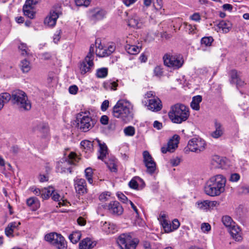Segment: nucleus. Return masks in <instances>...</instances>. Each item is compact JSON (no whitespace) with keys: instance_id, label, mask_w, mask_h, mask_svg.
Listing matches in <instances>:
<instances>
[{"instance_id":"1","label":"nucleus","mask_w":249,"mask_h":249,"mask_svg":"<svg viewBox=\"0 0 249 249\" xmlns=\"http://www.w3.org/2000/svg\"><path fill=\"white\" fill-rule=\"evenodd\" d=\"M226 178L222 175L211 177L204 186L205 193L210 196H219L225 190Z\"/></svg>"},{"instance_id":"2","label":"nucleus","mask_w":249,"mask_h":249,"mask_svg":"<svg viewBox=\"0 0 249 249\" xmlns=\"http://www.w3.org/2000/svg\"><path fill=\"white\" fill-rule=\"evenodd\" d=\"M133 107L131 104L124 100H120L113 108V115L120 119L124 123L130 121L133 117Z\"/></svg>"},{"instance_id":"3","label":"nucleus","mask_w":249,"mask_h":249,"mask_svg":"<svg viewBox=\"0 0 249 249\" xmlns=\"http://www.w3.org/2000/svg\"><path fill=\"white\" fill-rule=\"evenodd\" d=\"M168 114L173 123L181 124L189 118V108L184 104L177 103L171 107Z\"/></svg>"},{"instance_id":"4","label":"nucleus","mask_w":249,"mask_h":249,"mask_svg":"<svg viewBox=\"0 0 249 249\" xmlns=\"http://www.w3.org/2000/svg\"><path fill=\"white\" fill-rule=\"evenodd\" d=\"M32 129L33 131H39L40 134V138L36 144L37 147L41 150L45 149L50 140L48 124L43 122H39L34 125Z\"/></svg>"},{"instance_id":"5","label":"nucleus","mask_w":249,"mask_h":249,"mask_svg":"<svg viewBox=\"0 0 249 249\" xmlns=\"http://www.w3.org/2000/svg\"><path fill=\"white\" fill-rule=\"evenodd\" d=\"M89 112L81 111L77 115V125L82 131H88L95 124V120L89 115Z\"/></svg>"},{"instance_id":"6","label":"nucleus","mask_w":249,"mask_h":249,"mask_svg":"<svg viewBox=\"0 0 249 249\" xmlns=\"http://www.w3.org/2000/svg\"><path fill=\"white\" fill-rule=\"evenodd\" d=\"M162 60L165 66L173 69H179L184 63L183 58L180 55L174 54L171 53H165Z\"/></svg>"},{"instance_id":"7","label":"nucleus","mask_w":249,"mask_h":249,"mask_svg":"<svg viewBox=\"0 0 249 249\" xmlns=\"http://www.w3.org/2000/svg\"><path fill=\"white\" fill-rule=\"evenodd\" d=\"M117 243L121 249H135L137 242L129 234H121L117 239Z\"/></svg>"},{"instance_id":"8","label":"nucleus","mask_w":249,"mask_h":249,"mask_svg":"<svg viewBox=\"0 0 249 249\" xmlns=\"http://www.w3.org/2000/svg\"><path fill=\"white\" fill-rule=\"evenodd\" d=\"M17 106L20 110H29L31 108V103L26 93L19 89H17Z\"/></svg>"},{"instance_id":"9","label":"nucleus","mask_w":249,"mask_h":249,"mask_svg":"<svg viewBox=\"0 0 249 249\" xmlns=\"http://www.w3.org/2000/svg\"><path fill=\"white\" fill-rule=\"evenodd\" d=\"M206 146L204 140L200 138H194L189 141L187 148L192 152L198 153L204 151Z\"/></svg>"},{"instance_id":"10","label":"nucleus","mask_w":249,"mask_h":249,"mask_svg":"<svg viewBox=\"0 0 249 249\" xmlns=\"http://www.w3.org/2000/svg\"><path fill=\"white\" fill-rule=\"evenodd\" d=\"M79 159L77 157L75 153L71 152L68 156L67 160L63 159L62 160L58 162L57 165V171L58 172L63 173L66 171V166L67 164H74L75 162H78Z\"/></svg>"},{"instance_id":"11","label":"nucleus","mask_w":249,"mask_h":249,"mask_svg":"<svg viewBox=\"0 0 249 249\" xmlns=\"http://www.w3.org/2000/svg\"><path fill=\"white\" fill-rule=\"evenodd\" d=\"M143 161L147 168L146 171L150 174L154 173L156 169V164L151 155L147 151H143L142 153Z\"/></svg>"},{"instance_id":"12","label":"nucleus","mask_w":249,"mask_h":249,"mask_svg":"<svg viewBox=\"0 0 249 249\" xmlns=\"http://www.w3.org/2000/svg\"><path fill=\"white\" fill-rule=\"evenodd\" d=\"M93 66V56L91 53L87 54L84 60L80 65V70L81 74H84L90 71Z\"/></svg>"},{"instance_id":"13","label":"nucleus","mask_w":249,"mask_h":249,"mask_svg":"<svg viewBox=\"0 0 249 249\" xmlns=\"http://www.w3.org/2000/svg\"><path fill=\"white\" fill-rule=\"evenodd\" d=\"M96 142L99 146L98 152V159L104 161L105 163H115V159H112L108 161L106 160L107 156L108 154V148L106 143L104 142L102 143L99 140H96Z\"/></svg>"},{"instance_id":"14","label":"nucleus","mask_w":249,"mask_h":249,"mask_svg":"<svg viewBox=\"0 0 249 249\" xmlns=\"http://www.w3.org/2000/svg\"><path fill=\"white\" fill-rule=\"evenodd\" d=\"M179 138H180L178 135H174L173 137L170 139L167 145L161 147V152L163 153H166L168 151L170 152H173L178 146Z\"/></svg>"},{"instance_id":"15","label":"nucleus","mask_w":249,"mask_h":249,"mask_svg":"<svg viewBox=\"0 0 249 249\" xmlns=\"http://www.w3.org/2000/svg\"><path fill=\"white\" fill-rule=\"evenodd\" d=\"M162 220L161 221L162 226L166 232H170L174 230H177L180 226V223L177 219H175L172 221V223H169L168 221L166 220L163 215H161Z\"/></svg>"},{"instance_id":"16","label":"nucleus","mask_w":249,"mask_h":249,"mask_svg":"<svg viewBox=\"0 0 249 249\" xmlns=\"http://www.w3.org/2000/svg\"><path fill=\"white\" fill-rule=\"evenodd\" d=\"M59 16V12L52 10L44 19V24L49 27H53L56 23L57 19Z\"/></svg>"},{"instance_id":"17","label":"nucleus","mask_w":249,"mask_h":249,"mask_svg":"<svg viewBox=\"0 0 249 249\" xmlns=\"http://www.w3.org/2000/svg\"><path fill=\"white\" fill-rule=\"evenodd\" d=\"M107 12L104 9L100 8H96L91 10L89 12L90 19L95 22L98 20L103 19L105 18Z\"/></svg>"},{"instance_id":"18","label":"nucleus","mask_w":249,"mask_h":249,"mask_svg":"<svg viewBox=\"0 0 249 249\" xmlns=\"http://www.w3.org/2000/svg\"><path fill=\"white\" fill-rule=\"evenodd\" d=\"M74 185L76 192L78 194L83 195L87 193V184L84 178H76L74 180Z\"/></svg>"},{"instance_id":"19","label":"nucleus","mask_w":249,"mask_h":249,"mask_svg":"<svg viewBox=\"0 0 249 249\" xmlns=\"http://www.w3.org/2000/svg\"><path fill=\"white\" fill-rule=\"evenodd\" d=\"M107 208L109 213L115 215H121L124 211L122 206L117 201L110 202Z\"/></svg>"},{"instance_id":"20","label":"nucleus","mask_w":249,"mask_h":249,"mask_svg":"<svg viewBox=\"0 0 249 249\" xmlns=\"http://www.w3.org/2000/svg\"><path fill=\"white\" fill-rule=\"evenodd\" d=\"M148 105L147 106L148 109L155 112L160 110L162 105L160 100L157 97L149 99Z\"/></svg>"},{"instance_id":"21","label":"nucleus","mask_w":249,"mask_h":249,"mask_svg":"<svg viewBox=\"0 0 249 249\" xmlns=\"http://www.w3.org/2000/svg\"><path fill=\"white\" fill-rule=\"evenodd\" d=\"M128 24L133 28L140 29L142 27L143 21L137 14H134L128 19Z\"/></svg>"},{"instance_id":"22","label":"nucleus","mask_w":249,"mask_h":249,"mask_svg":"<svg viewBox=\"0 0 249 249\" xmlns=\"http://www.w3.org/2000/svg\"><path fill=\"white\" fill-rule=\"evenodd\" d=\"M228 230L231 235L235 241L239 242L242 240V233L239 227L234 225Z\"/></svg>"},{"instance_id":"23","label":"nucleus","mask_w":249,"mask_h":249,"mask_svg":"<svg viewBox=\"0 0 249 249\" xmlns=\"http://www.w3.org/2000/svg\"><path fill=\"white\" fill-rule=\"evenodd\" d=\"M225 159L217 155L212 157L211 164L215 168H223L225 165Z\"/></svg>"},{"instance_id":"24","label":"nucleus","mask_w":249,"mask_h":249,"mask_svg":"<svg viewBox=\"0 0 249 249\" xmlns=\"http://www.w3.org/2000/svg\"><path fill=\"white\" fill-rule=\"evenodd\" d=\"M18 53L19 56L25 58L32 56V53L26 44L22 42L18 46Z\"/></svg>"},{"instance_id":"25","label":"nucleus","mask_w":249,"mask_h":249,"mask_svg":"<svg viewBox=\"0 0 249 249\" xmlns=\"http://www.w3.org/2000/svg\"><path fill=\"white\" fill-rule=\"evenodd\" d=\"M96 245V242L89 238H86L80 242L79 249H91Z\"/></svg>"},{"instance_id":"26","label":"nucleus","mask_w":249,"mask_h":249,"mask_svg":"<svg viewBox=\"0 0 249 249\" xmlns=\"http://www.w3.org/2000/svg\"><path fill=\"white\" fill-rule=\"evenodd\" d=\"M214 127L215 130L212 132L211 135L213 138L218 139L223 135L224 129L221 123L217 120L214 121Z\"/></svg>"},{"instance_id":"27","label":"nucleus","mask_w":249,"mask_h":249,"mask_svg":"<svg viewBox=\"0 0 249 249\" xmlns=\"http://www.w3.org/2000/svg\"><path fill=\"white\" fill-rule=\"evenodd\" d=\"M115 50L114 44L110 45L107 48L99 49V52L97 51V54L100 57H106L110 55Z\"/></svg>"},{"instance_id":"28","label":"nucleus","mask_w":249,"mask_h":249,"mask_svg":"<svg viewBox=\"0 0 249 249\" xmlns=\"http://www.w3.org/2000/svg\"><path fill=\"white\" fill-rule=\"evenodd\" d=\"M231 82L236 84L237 86H242L244 82L242 81L239 77V74L235 70H232L230 71Z\"/></svg>"},{"instance_id":"29","label":"nucleus","mask_w":249,"mask_h":249,"mask_svg":"<svg viewBox=\"0 0 249 249\" xmlns=\"http://www.w3.org/2000/svg\"><path fill=\"white\" fill-rule=\"evenodd\" d=\"M53 245L57 249H67L66 241L64 237L60 234Z\"/></svg>"},{"instance_id":"30","label":"nucleus","mask_w":249,"mask_h":249,"mask_svg":"<svg viewBox=\"0 0 249 249\" xmlns=\"http://www.w3.org/2000/svg\"><path fill=\"white\" fill-rule=\"evenodd\" d=\"M89 140L81 142L80 145L83 150L87 153H91L93 151V142Z\"/></svg>"},{"instance_id":"31","label":"nucleus","mask_w":249,"mask_h":249,"mask_svg":"<svg viewBox=\"0 0 249 249\" xmlns=\"http://www.w3.org/2000/svg\"><path fill=\"white\" fill-rule=\"evenodd\" d=\"M217 27L219 29H221L223 33H228L232 27V24L231 22L228 20H221L217 24Z\"/></svg>"},{"instance_id":"32","label":"nucleus","mask_w":249,"mask_h":249,"mask_svg":"<svg viewBox=\"0 0 249 249\" xmlns=\"http://www.w3.org/2000/svg\"><path fill=\"white\" fill-rule=\"evenodd\" d=\"M19 67L23 73H27L31 70L32 66L30 62L25 58L20 61Z\"/></svg>"},{"instance_id":"33","label":"nucleus","mask_w":249,"mask_h":249,"mask_svg":"<svg viewBox=\"0 0 249 249\" xmlns=\"http://www.w3.org/2000/svg\"><path fill=\"white\" fill-rule=\"evenodd\" d=\"M52 199L55 201H58V205L57 207H60L63 206H66L69 202L66 200L62 197L59 194L57 193V192H55L54 190V192L52 195Z\"/></svg>"},{"instance_id":"34","label":"nucleus","mask_w":249,"mask_h":249,"mask_svg":"<svg viewBox=\"0 0 249 249\" xmlns=\"http://www.w3.org/2000/svg\"><path fill=\"white\" fill-rule=\"evenodd\" d=\"M102 229L107 234L113 233L116 231V226L113 224L105 222L102 225Z\"/></svg>"},{"instance_id":"35","label":"nucleus","mask_w":249,"mask_h":249,"mask_svg":"<svg viewBox=\"0 0 249 249\" xmlns=\"http://www.w3.org/2000/svg\"><path fill=\"white\" fill-rule=\"evenodd\" d=\"M27 204L31 207L33 211L37 210L40 206L39 200L35 197H31L27 199Z\"/></svg>"},{"instance_id":"36","label":"nucleus","mask_w":249,"mask_h":249,"mask_svg":"<svg viewBox=\"0 0 249 249\" xmlns=\"http://www.w3.org/2000/svg\"><path fill=\"white\" fill-rule=\"evenodd\" d=\"M202 96L200 95L194 96L190 104L192 108L195 110H198L200 108L199 104L202 102Z\"/></svg>"},{"instance_id":"37","label":"nucleus","mask_w":249,"mask_h":249,"mask_svg":"<svg viewBox=\"0 0 249 249\" xmlns=\"http://www.w3.org/2000/svg\"><path fill=\"white\" fill-rule=\"evenodd\" d=\"M118 86L117 81H114L112 80H107L103 83L104 88L107 90H115Z\"/></svg>"},{"instance_id":"38","label":"nucleus","mask_w":249,"mask_h":249,"mask_svg":"<svg viewBox=\"0 0 249 249\" xmlns=\"http://www.w3.org/2000/svg\"><path fill=\"white\" fill-rule=\"evenodd\" d=\"M16 229V222H13L8 224L5 229V233L8 237H13L14 236V232Z\"/></svg>"},{"instance_id":"39","label":"nucleus","mask_w":249,"mask_h":249,"mask_svg":"<svg viewBox=\"0 0 249 249\" xmlns=\"http://www.w3.org/2000/svg\"><path fill=\"white\" fill-rule=\"evenodd\" d=\"M125 49L128 53L135 55L140 53L141 48L133 44H126Z\"/></svg>"},{"instance_id":"40","label":"nucleus","mask_w":249,"mask_h":249,"mask_svg":"<svg viewBox=\"0 0 249 249\" xmlns=\"http://www.w3.org/2000/svg\"><path fill=\"white\" fill-rule=\"evenodd\" d=\"M222 222L228 229L235 225L231 217L229 215H224L222 218Z\"/></svg>"},{"instance_id":"41","label":"nucleus","mask_w":249,"mask_h":249,"mask_svg":"<svg viewBox=\"0 0 249 249\" xmlns=\"http://www.w3.org/2000/svg\"><path fill=\"white\" fill-rule=\"evenodd\" d=\"M54 192V188L53 187L50 186L48 188H44L42 189L41 198L43 199H48L52 195Z\"/></svg>"},{"instance_id":"42","label":"nucleus","mask_w":249,"mask_h":249,"mask_svg":"<svg viewBox=\"0 0 249 249\" xmlns=\"http://www.w3.org/2000/svg\"><path fill=\"white\" fill-rule=\"evenodd\" d=\"M23 11L24 15L31 19L34 18L35 17L36 13L34 11L33 7L23 6Z\"/></svg>"},{"instance_id":"43","label":"nucleus","mask_w":249,"mask_h":249,"mask_svg":"<svg viewBox=\"0 0 249 249\" xmlns=\"http://www.w3.org/2000/svg\"><path fill=\"white\" fill-rule=\"evenodd\" d=\"M81 237V233L79 231H73L69 236V239L73 244L77 243Z\"/></svg>"},{"instance_id":"44","label":"nucleus","mask_w":249,"mask_h":249,"mask_svg":"<svg viewBox=\"0 0 249 249\" xmlns=\"http://www.w3.org/2000/svg\"><path fill=\"white\" fill-rule=\"evenodd\" d=\"M11 97L9 93L5 92L0 94V110H1L4 104L8 102L11 99Z\"/></svg>"},{"instance_id":"45","label":"nucleus","mask_w":249,"mask_h":249,"mask_svg":"<svg viewBox=\"0 0 249 249\" xmlns=\"http://www.w3.org/2000/svg\"><path fill=\"white\" fill-rule=\"evenodd\" d=\"M213 39L212 36H205L201 39V45L205 47H210L212 45L213 41Z\"/></svg>"},{"instance_id":"46","label":"nucleus","mask_w":249,"mask_h":249,"mask_svg":"<svg viewBox=\"0 0 249 249\" xmlns=\"http://www.w3.org/2000/svg\"><path fill=\"white\" fill-rule=\"evenodd\" d=\"M58 234H59L56 232H52L47 234L45 236V240L53 245L55 239H57Z\"/></svg>"},{"instance_id":"47","label":"nucleus","mask_w":249,"mask_h":249,"mask_svg":"<svg viewBox=\"0 0 249 249\" xmlns=\"http://www.w3.org/2000/svg\"><path fill=\"white\" fill-rule=\"evenodd\" d=\"M196 206L199 209L207 211L208 210V200L197 201Z\"/></svg>"},{"instance_id":"48","label":"nucleus","mask_w":249,"mask_h":249,"mask_svg":"<svg viewBox=\"0 0 249 249\" xmlns=\"http://www.w3.org/2000/svg\"><path fill=\"white\" fill-rule=\"evenodd\" d=\"M186 31L190 35H194L197 32V28L196 25H193L187 23H184Z\"/></svg>"},{"instance_id":"49","label":"nucleus","mask_w":249,"mask_h":249,"mask_svg":"<svg viewBox=\"0 0 249 249\" xmlns=\"http://www.w3.org/2000/svg\"><path fill=\"white\" fill-rule=\"evenodd\" d=\"M85 177L88 180L89 183V184H92L93 179H92V175L93 172L91 168L88 167L85 170Z\"/></svg>"},{"instance_id":"50","label":"nucleus","mask_w":249,"mask_h":249,"mask_svg":"<svg viewBox=\"0 0 249 249\" xmlns=\"http://www.w3.org/2000/svg\"><path fill=\"white\" fill-rule=\"evenodd\" d=\"M107 69L106 68H102L97 70L96 75L98 78H103L107 76Z\"/></svg>"},{"instance_id":"51","label":"nucleus","mask_w":249,"mask_h":249,"mask_svg":"<svg viewBox=\"0 0 249 249\" xmlns=\"http://www.w3.org/2000/svg\"><path fill=\"white\" fill-rule=\"evenodd\" d=\"M124 132L126 136H133L135 134V130L134 127L129 126L124 129Z\"/></svg>"},{"instance_id":"52","label":"nucleus","mask_w":249,"mask_h":249,"mask_svg":"<svg viewBox=\"0 0 249 249\" xmlns=\"http://www.w3.org/2000/svg\"><path fill=\"white\" fill-rule=\"evenodd\" d=\"M75 4L78 6L87 7L90 4V0H75Z\"/></svg>"},{"instance_id":"53","label":"nucleus","mask_w":249,"mask_h":249,"mask_svg":"<svg viewBox=\"0 0 249 249\" xmlns=\"http://www.w3.org/2000/svg\"><path fill=\"white\" fill-rule=\"evenodd\" d=\"M136 177H134L129 182L128 185L130 188L135 189L139 190V185L137 179H136Z\"/></svg>"},{"instance_id":"54","label":"nucleus","mask_w":249,"mask_h":249,"mask_svg":"<svg viewBox=\"0 0 249 249\" xmlns=\"http://www.w3.org/2000/svg\"><path fill=\"white\" fill-rule=\"evenodd\" d=\"M110 196V193L108 192H105L102 193L99 196V200L102 202H105L108 200Z\"/></svg>"},{"instance_id":"55","label":"nucleus","mask_w":249,"mask_h":249,"mask_svg":"<svg viewBox=\"0 0 249 249\" xmlns=\"http://www.w3.org/2000/svg\"><path fill=\"white\" fill-rule=\"evenodd\" d=\"M180 162V159L178 157H173L170 160V163L172 166H177Z\"/></svg>"},{"instance_id":"56","label":"nucleus","mask_w":249,"mask_h":249,"mask_svg":"<svg viewBox=\"0 0 249 249\" xmlns=\"http://www.w3.org/2000/svg\"><path fill=\"white\" fill-rule=\"evenodd\" d=\"M154 73L155 76L157 77H160L163 73L162 69L161 66H156L154 70Z\"/></svg>"},{"instance_id":"57","label":"nucleus","mask_w":249,"mask_h":249,"mask_svg":"<svg viewBox=\"0 0 249 249\" xmlns=\"http://www.w3.org/2000/svg\"><path fill=\"white\" fill-rule=\"evenodd\" d=\"M61 33L62 31L60 29L56 31L53 37V41L55 43H57L59 41L61 37Z\"/></svg>"},{"instance_id":"58","label":"nucleus","mask_w":249,"mask_h":249,"mask_svg":"<svg viewBox=\"0 0 249 249\" xmlns=\"http://www.w3.org/2000/svg\"><path fill=\"white\" fill-rule=\"evenodd\" d=\"M208 210L213 209L219 205V203L216 201L208 200Z\"/></svg>"},{"instance_id":"59","label":"nucleus","mask_w":249,"mask_h":249,"mask_svg":"<svg viewBox=\"0 0 249 249\" xmlns=\"http://www.w3.org/2000/svg\"><path fill=\"white\" fill-rule=\"evenodd\" d=\"M201 230L203 232H208L211 230V225L208 223H203L201 226Z\"/></svg>"},{"instance_id":"60","label":"nucleus","mask_w":249,"mask_h":249,"mask_svg":"<svg viewBox=\"0 0 249 249\" xmlns=\"http://www.w3.org/2000/svg\"><path fill=\"white\" fill-rule=\"evenodd\" d=\"M190 18L194 21L196 22H199L201 20V17L198 13H195L192 16H190Z\"/></svg>"},{"instance_id":"61","label":"nucleus","mask_w":249,"mask_h":249,"mask_svg":"<svg viewBox=\"0 0 249 249\" xmlns=\"http://www.w3.org/2000/svg\"><path fill=\"white\" fill-rule=\"evenodd\" d=\"M126 44H133L135 42V37L132 35H129L126 38Z\"/></svg>"},{"instance_id":"62","label":"nucleus","mask_w":249,"mask_h":249,"mask_svg":"<svg viewBox=\"0 0 249 249\" xmlns=\"http://www.w3.org/2000/svg\"><path fill=\"white\" fill-rule=\"evenodd\" d=\"M138 184L139 185V190L142 189L145 186V183L144 181L141 178L139 177H136Z\"/></svg>"},{"instance_id":"63","label":"nucleus","mask_w":249,"mask_h":249,"mask_svg":"<svg viewBox=\"0 0 249 249\" xmlns=\"http://www.w3.org/2000/svg\"><path fill=\"white\" fill-rule=\"evenodd\" d=\"M78 88L76 85L71 86L69 88V92L71 94H76Z\"/></svg>"},{"instance_id":"64","label":"nucleus","mask_w":249,"mask_h":249,"mask_svg":"<svg viewBox=\"0 0 249 249\" xmlns=\"http://www.w3.org/2000/svg\"><path fill=\"white\" fill-rule=\"evenodd\" d=\"M109 118L107 115H103L101 116L100 122L104 125H106L108 123Z\"/></svg>"}]
</instances>
